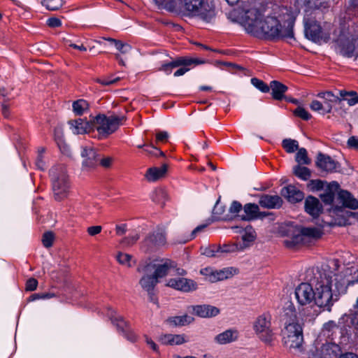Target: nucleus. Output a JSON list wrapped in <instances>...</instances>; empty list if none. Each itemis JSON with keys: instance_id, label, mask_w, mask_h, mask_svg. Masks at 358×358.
I'll list each match as a JSON object with an SVG mask.
<instances>
[{"instance_id": "nucleus-6", "label": "nucleus", "mask_w": 358, "mask_h": 358, "mask_svg": "<svg viewBox=\"0 0 358 358\" xmlns=\"http://www.w3.org/2000/svg\"><path fill=\"white\" fill-rule=\"evenodd\" d=\"M271 320L272 317L269 313H263L257 316L252 323V329L257 338L270 346L276 339Z\"/></svg>"}, {"instance_id": "nucleus-10", "label": "nucleus", "mask_w": 358, "mask_h": 358, "mask_svg": "<svg viewBox=\"0 0 358 358\" xmlns=\"http://www.w3.org/2000/svg\"><path fill=\"white\" fill-rule=\"evenodd\" d=\"M183 8L186 15L199 17L206 22L214 16L213 10L204 0H184Z\"/></svg>"}, {"instance_id": "nucleus-33", "label": "nucleus", "mask_w": 358, "mask_h": 358, "mask_svg": "<svg viewBox=\"0 0 358 358\" xmlns=\"http://www.w3.org/2000/svg\"><path fill=\"white\" fill-rule=\"evenodd\" d=\"M151 199L155 203L162 206L168 199V193L164 188L157 187L152 192Z\"/></svg>"}, {"instance_id": "nucleus-57", "label": "nucleus", "mask_w": 358, "mask_h": 358, "mask_svg": "<svg viewBox=\"0 0 358 358\" xmlns=\"http://www.w3.org/2000/svg\"><path fill=\"white\" fill-rule=\"evenodd\" d=\"M55 296L52 293H43V294H34L30 296V301H34L36 299H48Z\"/></svg>"}, {"instance_id": "nucleus-61", "label": "nucleus", "mask_w": 358, "mask_h": 358, "mask_svg": "<svg viewBox=\"0 0 358 358\" xmlns=\"http://www.w3.org/2000/svg\"><path fill=\"white\" fill-rule=\"evenodd\" d=\"M123 336L126 337L129 341H135L136 340V336L135 334L132 331V330L129 327L128 329H125L124 332H122Z\"/></svg>"}, {"instance_id": "nucleus-40", "label": "nucleus", "mask_w": 358, "mask_h": 358, "mask_svg": "<svg viewBox=\"0 0 358 358\" xmlns=\"http://www.w3.org/2000/svg\"><path fill=\"white\" fill-rule=\"evenodd\" d=\"M202 254L208 257H219L220 255V245H212L205 248Z\"/></svg>"}, {"instance_id": "nucleus-15", "label": "nucleus", "mask_w": 358, "mask_h": 358, "mask_svg": "<svg viewBox=\"0 0 358 358\" xmlns=\"http://www.w3.org/2000/svg\"><path fill=\"white\" fill-rule=\"evenodd\" d=\"M204 63L205 60L203 59L181 57L175 59L169 63L162 65V66L159 68V70L165 72L167 75H169L172 72L173 69L179 67L181 65L196 66L199 64H203Z\"/></svg>"}, {"instance_id": "nucleus-18", "label": "nucleus", "mask_w": 358, "mask_h": 358, "mask_svg": "<svg viewBox=\"0 0 358 358\" xmlns=\"http://www.w3.org/2000/svg\"><path fill=\"white\" fill-rule=\"evenodd\" d=\"M281 195L289 202L295 203L302 201L304 198L303 193L294 185L284 187L280 192Z\"/></svg>"}, {"instance_id": "nucleus-26", "label": "nucleus", "mask_w": 358, "mask_h": 358, "mask_svg": "<svg viewBox=\"0 0 358 358\" xmlns=\"http://www.w3.org/2000/svg\"><path fill=\"white\" fill-rule=\"evenodd\" d=\"M159 341L163 345H179L188 341L184 334H162L159 337Z\"/></svg>"}, {"instance_id": "nucleus-5", "label": "nucleus", "mask_w": 358, "mask_h": 358, "mask_svg": "<svg viewBox=\"0 0 358 358\" xmlns=\"http://www.w3.org/2000/svg\"><path fill=\"white\" fill-rule=\"evenodd\" d=\"M282 342L289 350L295 355L303 352V331L298 322H289L282 330Z\"/></svg>"}, {"instance_id": "nucleus-2", "label": "nucleus", "mask_w": 358, "mask_h": 358, "mask_svg": "<svg viewBox=\"0 0 358 358\" xmlns=\"http://www.w3.org/2000/svg\"><path fill=\"white\" fill-rule=\"evenodd\" d=\"M334 272L329 265L317 268L310 278V282H302L295 289L296 299L301 306L314 303L328 310L335 302L331 291Z\"/></svg>"}, {"instance_id": "nucleus-48", "label": "nucleus", "mask_w": 358, "mask_h": 358, "mask_svg": "<svg viewBox=\"0 0 358 358\" xmlns=\"http://www.w3.org/2000/svg\"><path fill=\"white\" fill-rule=\"evenodd\" d=\"M55 239V236L52 232L48 231L45 232L42 236V243L44 247L50 248Z\"/></svg>"}, {"instance_id": "nucleus-30", "label": "nucleus", "mask_w": 358, "mask_h": 358, "mask_svg": "<svg viewBox=\"0 0 358 358\" xmlns=\"http://www.w3.org/2000/svg\"><path fill=\"white\" fill-rule=\"evenodd\" d=\"M82 157L84 158L83 165L88 168L94 167L99 161L96 151L91 148H84Z\"/></svg>"}, {"instance_id": "nucleus-11", "label": "nucleus", "mask_w": 358, "mask_h": 358, "mask_svg": "<svg viewBox=\"0 0 358 358\" xmlns=\"http://www.w3.org/2000/svg\"><path fill=\"white\" fill-rule=\"evenodd\" d=\"M339 347L333 343L317 341L308 352L309 358H337Z\"/></svg>"}, {"instance_id": "nucleus-51", "label": "nucleus", "mask_w": 358, "mask_h": 358, "mask_svg": "<svg viewBox=\"0 0 358 358\" xmlns=\"http://www.w3.org/2000/svg\"><path fill=\"white\" fill-rule=\"evenodd\" d=\"M310 108L313 111L318 112L323 115L326 114L323 103L317 100H313L310 104Z\"/></svg>"}, {"instance_id": "nucleus-35", "label": "nucleus", "mask_w": 358, "mask_h": 358, "mask_svg": "<svg viewBox=\"0 0 358 358\" xmlns=\"http://www.w3.org/2000/svg\"><path fill=\"white\" fill-rule=\"evenodd\" d=\"M89 109L88 103L83 99H79L73 103V111L77 115H82Z\"/></svg>"}, {"instance_id": "nucleus-23", "label": "nucleus", "mask_w": 358, "mask_h": 358, "mask_svg": "<svg viewBox=\"0 0 358 358\" xmlns=\"http://www.w3.org/2000/svg\"><path fill=\"white\" fill-rule=\"evenodd\" d=\"M168 171V165L162 164L160 167L149 168L145 174V178L148 182H155L165 177Z\"/></svg>"}, {"instance_id": "nucleus-21", "label": "nucleus", "mask_w": 358, "mask_h": 358, "mask_svg": "<svg viewBox=\"0 0 358 358\" xmlns=\"http://www.w3.org/2000/svg\"><path fill=\"white\" fill-rule=\"evenodd\" d=\"M318 96L324 100L322 103L326 113H329L331 111L334 104H338L341 108L342 107V99L335 96L331 92L320 93Z\"/></svg>"}, {"instance_id": "nucleus-7", "label": "nucleus", "mask_w": 358, "mask_h": 358, "mask_svg": "<svg viewBox=\"0 0 358 358\" xmlns=\"http://www.w3.org/2000/svg\"><path fill=\"white\" fill-rule=\"evenodd\" d=\"M124 120L125 117L124 116L111 115L107 117L105 115L101 114L91 117L92 129L97 131L100 138H106L115 131Z\"/></svg>"}, {"instance_id": "nucleus-8", "label": "nucleus", "mask_w": 358, "mask_h": 358, "mask_svg": "<svg viewBox=\"0 0 358 358\" xmlns=\"http://www.w3.org/2000/svg\"><path fill=\"white\" fill-rule=\"evenodd\" d=\"M305 34L306 37L315 43H321L327 42L330 38V32L327 29L321 27L316 20V16L312 15L308 10L306 11L303 19Z\"/></svg>"}, {"instance_id": "nucleus-4", "label": "nucleus", "mask_w": 358, "mask_h": 358, "mask_svg": "<svg viewBox=\"0 0 358 358\" xmlns=\"http://www.w3.org/2000/svg\"><path fill=\"white\" fill-rule=\"evenodd\" d=\"M332 271L334 277L333 284L331 285V291L335 301H336L341 294L346 292L348 287L358 283V265L343 267L337 273Z\"/></svg>"}, {"instance_id": "nucleus-63", "label": "nucleus", "mask_w": 358, "mask_h": 358, "mask_svg": "<svg viewBox=\"0 0 358 358\" xmlns=\"http://www.w3.org/2000/svg\"><path fill=\"white\" fill-rule=\"evenodd\" d=\"M100 164L104 168H109L113 163V158L110 157H106L99 159Z\"/></svg>"}, {"instance_id": "nucleus-14", "label": "nucleus", "mask_w": 358, "mask_h": 358, "mask_svg": "<svg viewBox=\"0 0 358 358\" xmlns=\"http://www.w3.org/2000/svg\"><path fill=\"white\" fill-rule=\"evenodd\" d=\"M166 286L183 292H193L198 287L195 281L182 277L169 279L166 282Z\"/></svg>"}, {"instance_id": "nucleus-52", "label": "nucleus", "mask_w": 358, "mask_h": 358, "mask_svg": "<svg viewBox=\"0 0 358 358\" xmlns=\"http://www.w3.org/2000/svg\"><path fill=\"white\" fill-rule=\"evenodd\" d=\"M294 114L304 120H308L311 115L303 108L299 106L294 110Z\"/></svg>"}, {"instance_id": "nucleus-38", "label": "nucleus", "mask_w": 358, "mask_h": 358, "mask_svg": "<svg viewBox=\"0 0 358 358\" xmlns=\"http://www.w3.org/2000/svg\"><path fill=\"white\" fill-rule=\"evenodd\" d=\"M116 258L120 264L127 267L133 266L136 262L133 257L127 253L119 252Z\"/></svg>"}, {"instance_id": "nucleus-44", "label": "nucleus", "mask_w": 358, "mask_h": 358, "mask_svg": "<svg viewBox=\"0 0 358 358\" xmlns=\"http://www.w3.org/2000/svg\"><path fill=\"white\" fill-rule=\"evenodd\" d=\"M294 174L302 180H306L310 176L309 169L305 166H297L294 169Z\"/></svg>"}, {"instance_id": "nucleus-22", "label": "nucleus", "mask_w": 358, "mask_h": 358, "mask_svg": "<svg viewBox=\"0 0 358 358\" xmlns=\"http://www.w3.org/2000/svg\"><path fill=\"white\" fill-rule=\"evenodd\" d=\"M305 210L312 217H317L322 210V206L317 198L309 196L305 200Z\"/></svg>"}, {"instance_id": "nucleus-25", "label": "nucleus", "mask_w": 358, "mask_h": 358, "mask_svg": "<svg viewBox=\"0 0 358 358\" xmlns=\"http://www.w3.org/2000/svg\"><path fill=\"white\" fill-rule=\"evenodd\" d=\"M316 164L318 168L327 172H331L337 168V163L329 156L322 153L317 155Z\"/></svg>"}, {"instance_id": "nucleus-46", "label": "nucleus", "mask_w": 358, "mask_h": 358, "mask_svg": "<svg viewBox=\"0 0 358 358\" xmlns=\"http://www.w3.org/2000/svg\"><path fill=\"white\" fill-rule=\"evenodd\" d=\"M42 3L48 10H56L62 7L63 2L62 0H43Z\"/></svg>"}, {"instance_id": "nucleus-16", "label": "nucleus", "mask_w": 358, "mask_h": 358, "mask_svg": "<svg viewBox=\"0 0 358 358\" xmlns=\"http://www.w3.org/2000/svg\"><path fill=\"white\" fill-rule=\"evenodd\" d=\"M68 124L74 134H85L93 130L91 118L89 120L83 118L71 120L69 121Z\"/></svg>"}, {"instance_id": "nucleus-29", "label": "nucleus", "mask_w": 358, "mask_h": 358, "mask_svg": "<svg viewBox=\"0 0 358 358\" xmlns=\"http://www.w3.org/2000/svg\"><path fill=\"white\" fill-rule=\"evenodd\" d=\"M238 338V333L236 330L228 329L217 335L214 340L220 345H225L236 341Z\"/></svg>"}, {"instance_id": "nucleus-17", "label": "nucleus", "mask_w": 358, "mask_h": 358, "mask_svg": "<svg viewBox=\"0 0 358 358\" xmlns=\"http://www.w3.org/2000/svg\"><path fill=\"white\" fill-rule=\"evenodd\" d=\"M266 215V213H261L258 205L255 203H246L243 206V213L238 215L242 220L250 221Z\"/></svg>"}, {"instance_id": "nucleus-62", "label": "nucleus", "mask_w": 358, "mask_h": 358, "mask_svg": "<svg viewBox=\"0 0 358 358\" xmlns=\"http://www.w3.org/2000/svg\"><path fill=\"white\" fill-rule=\"evenodd\" d=\"M353 96H347L344 101H346L350 106H354L358 103V95L352 91Z\"/></svg>"}, {"instance_id": "nucleus-1", "label": "nucleus", "mask_w": 358, "mask_h": 358, "mask_svg": "<svg viewBox=\"0 0 358 358\" xmlns=\"http://www.w3.org/2000/svg\"><path fill=\"white\" fill-rule=\"evenodd\" d=\"M257 5L254 0L244 1L241 7L228 13V18L238 22L247 33L258 38H293V25L299 13L296 7H278L273 16L262 19Z\"/></svg>"}, {"instance_id": "nucleus-60", "label": "nucleus", "mask_w": 358, "mask_h": 358, "mask_svg": "<svg viewBox=\"0 0 358 358\" xmlns=\"http://www.w3.org/2000/svg\"><path fill=\"white\" fill-rule=\"evenodd\" d=\"M192 65H181L180 66L179 69L175 71L174 73V76L175 77H179V76H183L186 72H187L188 71L190 70V68L189 66H191Z\"/></svg>"}, {"instance_id": "nucleus-27", "label": "nucleus", "mask_w": 358, "mask_h": 358, "mask_svg": "<svg viewBox=\"0 0 358 358\" xmlns=\"http://www.w3.org/2000/svg\"><path fill=\"white\" fill-rule=\"evenodd\" d=\"M333 213H336V214L341 216V217L336 219L332 224L345 226L349 223V220L350 218H353L358 221V212L344 210L342 208H339L334 210Z\"/></svg>"}, {"instance_id": "nucleus-31", "label": "nucleus", "mask_w": 358, "mask_h": 358, "mask_svg": "<svg viewBox=\"0 0 358 358\" xmlns=\"http://www.w3.org/2000/svg\"><path fill=\"white\" fill-rule=\"evenodd\" d=\"M269 87L272 91L273 98L276 100H281L287 90L286 85L276 80L271 81Z\"/></svg>"}, {"instance_id": "nucleus-42", "label": "nucleus", "mask_w": 358, "mask_h": 358, "mask_svg": "<svg viewBox=\"0 0 358 358\" xmlns=\"http://www.w3.org/2000/svg\"><path fill=\"white\" fill-rule=\"evenodd\" d=\"M106 40L108 41L112 44H113L116 49L118 50L122 54H126L129 52L131 49V46L129 44L123 43L120 41H116L111 38H106Z\"/></svg>"}, {"instance_id": "nucleus-36", "label": "nucleus", "mask_w": 358, "mask_h": 358, "mask_svg": "<svg viewBox=\"0 0 358 358\" xmlns=\"http://www.w3.org/2000/svg\"><path fill=\"white\" fill-rule=\"evenodd\" d=\"M245 248H247L246 245L242 246L238 243L223 244L222 245H220V255L222 256V254L231 253L239 250H243Z\"/></svg>"}, {"instance_id": "nucleus-39", "label": "nucleus", "mask_w": 358, "mask_h": 358, "mask_svg": "<svg viewBox=\"0 0 358 358\" xmlns=\"http://www.w3.org/2000/svg\"><path fill=\"white\" fill-rule=\"evenodd\" d=\"M154 3L159 8H164L170 11L176 10V3L175 0H152Z\"/></svg>"}, {"instance_id": "nucleus-28", "label": "nucleus", "mask_w": 358, "mask_h": 358, "mask_svg": "<svg viewBox=\"0 0 358 358\" xmlns=\"http://www.w3.org/2000/svg\"><path fill=\"white\" fill-rule=\"evenodd\" d=\"M144 243L150 248L160 247L166 243V236L162 231H157L145 240Z\"/></svg>"}, {"instance_id": "nucleus-19", "label": "nucleus", "mask_w": 358, "mask_h": 358, "mask_svg": "<svg viewBox=\"0 0 358 358\" xmlns=\"http://www.w3.org/2000/svg\"><path fill=\"white\" fill-rule=\"evenodd\" d=\"M192 313L200 317H212L220 313V309L215 306L203 304L192 307Z\"/></svg>"}, {"instance_id": "nucleus-53", "label": "nucleus", "mask_w": 358, "mask_h": 358, "mask_svg": "<svg viewBox=\"0 0 358 358\" xmlns=\"http://www.w3.org/2000/svg\"><path fill=\"white\" fill-rule=\"evenodd\" d=\"M139 239V236L137 234L131 235L128 237L124 238L122 241V243L126 246L133 245Z\"/></svg>"}, {"instance_id": "nucleus-13", "label": "nucleus", "mask_w": 358, "mask_h": 358, "mask_svg": "<svg viewBox=\"0 0 358 358\" xmlns=\"http://www.w3.org/2000/svg\"><path fill=\"white\" fill-rule=\"evenodd\" d=\"M356 38L351 34H342L336 42V50L341 55L347 57L355 56Z\"/></svg>"}, {"instance_id": "nucleus-41", "label": "nucleus", "mask_w": 358, "mask_h": 358, "mask_svg": "<svg viewBox=\"0 0 358 358\" xmlns=\"http://www.w3.org/2000/svg\"><path fill=\"white\" fill-rule=\"evenodd\" d=\"M282 145L287 152L292 153L299 149V143L296 140L285 138L282 142Z\"/></svg>"}, {"instance_id": "nucleus-56", "label": "nucleus", "mask_w": 358, "mask_h": 358, "mask_svg": "<svg viewBox=\"0 0 358 358\" xmlns=\"http://www.w3.org/2000/svg\"><path fill=\"white\" fill-rule=\"evenodd\" d=\"M308 187L311 190H320L322 189L324 187V182L320 180H310L308 185Z\"/></svg>"}, {"instance_id": "nucleus-49", "label": "nucleus", "mask_w": 358, "mask_h": 358, "mask_svg": "<svg viewBox=\"0 0 358 358\" xmlns=\"http://www.w3.org/2000/svg\"><path fill=\"white\" fill-rule=\"evenodd\" d=\"M243 207L238 201H234L229 207V213L234 216L238 217V214L243 213Z\"/></svg>"}, {"instance_id": "nucleus-12", "label": "nucleus", "mask_w": 358, "mask_h": 358, "mask_svg": "<svg viewBox=\"0 0 358 358\" xmlns=\"http://www.w3.org/2000/svg\"><path fill=\"white\" fill-rule=\"evenodd\" d=\"M322 236L320 229L315 227H306L301 229L292 238L285 240V244L288 248H292L299 243H303L307 238H319Z\"/></svg>"}, {"instance_id": "nucleus-47", "label": "nucleus", "mask_w": 358, "mask_h": 358, "mask_svg": "<svg viewBox=\"0 0 358 358\" xmlns=\"http://www.w3.org/2000/svg\"><path fill=\"white\" fill-rule=\"evenodd\" d=\"M251 83L262 92L266 93V92H269V90H270L269 86L267 85L264 81H262L258 78H252Z\"/></svg>"}, {"instance_id": "nucleus-43", "label": "nucleus", "mask_w": 358, "mask_h": 358, "mask_svg": "<svg viewBox=\"0 0 358 358\" xmlns=\"http://www.w3.org/2000/svg\"><path fill=\"white\" fill-rule=\"evenodd\" d=\"M256 234L255 231L253 230L252 227L247 228L243 234L242 235V240L243 241V244H241L242 246L245 245L248 247V243L254 241L255 239Z\"/></svg>"}, {"instance_id": "nucleus-24", "label": "nucleus", "mask_w": 358, "mask_h": 358, "mask_svg": "<svg viewBox=\"0 0 358 358\" xmlns=\"http://www.w3.org/2000/svg\"><path fill=\"white\" fill-rule=\"evenodd\" d=\"M259 205L266 208H278L282 204V200L278 195H262L259 200Z\"/></svg>"}, {"instance_id": "nucleus-54", "label": "nucleus", "mask_w": 358, "mask_h": 358, "mask_svg": "<svg viewBox=\"0 0 358 358\" xmlns=\"http://www.w3.org/2000/svg\"><path fill=\"white\" fill-rule=\"evenodd\" d=\"M306 6L309 9L319 8L324 2V0H304Z\"/></svg>"}, {"instance_id": "nucleus-9", "label": "nucleus", "mask_w": 358, "mask_h": 358, "mask_svg": "<svg viewBox=\"0 0 358 358\" xmlns=\"http://www.w3.org/2000/svg\"><path fill=\"white\" fill-rule=\"evenodd\" d=\"M50 174L52 180V189L55 199H64L67 196L69 188L65 169L62 166L53 167Z\"/></svg>"}, {"instance_id": "nucleus-20", "label": "nucleus", "mask_w": 358, "mask_h": 358, "mask_svg": "<svg viewBox=\"0 0 358 358\" xmlns=\"http://www.w3.org/2000/svg\"><path fill=\"white\" fill-rule=\"evenodd\" d=\"M280 319L284 322L285 325L289 322H296V311L294 303L289 300H287L282 308L280 313Z\"/></svg>"}, {"instance_id": "nucleus-45", "label": "nucleus", "mask_w": 358, "mask_h": 358, "mask_svg": "<svg viewBox=\"0 0 358 358\" xmlns=\"http://www.w3.org/2000/svg\"><path fill=\"white\" fill-rule=\"evenodd\" d=\"M296 161L301 164H309L310 163V160L308 157L307 151L305 148L298 149V152L296 155Z\"/></svg>"}, {"instance_id": "nucleus-34", "label": "nucleus", "mask_w": 358, "mask_h": 358, "mask_svg": "<svg viewBox=\"0 0 358 358\" xmlns=\"http://www.w3.org/2000/svg\"><path fill=\"white\" fill-rule=\"evenodd\" d=\"M194 321V318L188 315H184L181 316H175L169 317L167 320V322L171 326H185L192 323Z\"/></svg>"}, {"instance_id": "nucleus-37", "label": "nucleus", "mask_w": 358, "mask_h": 358, "mask_svg": "<svg viewBox=\"0 0 358 358\" xmlns=\"http://www.w3.org/2000/svg\"><path fill=\"white\" fill-rule=\"evenodd\" d=\"M112 322L117 327V328L121 331L124 332L125 329L129 328L127 322L123 318L117 314L116 312L113 311L110 315Z\"/></svg>"}, {"instance_id": "nucleus-64", "label": "nucleus", "mask_w": 358, "mask_h": 358, "mask_svg": "<svg viewBox=\"0 0 358 358\" xmlns=\"http://www.w3.org/2000/svg\"><path fill=\"white\" fill-rule=\"evenodd\" d=\"M47 24L50 27H58L61 26V20L57 17H50L47 20Z\"/></svg>"}, {"instance_id": "nucleus-32", "label": "nucleus", "mask_w": 358, "mask_h": 358, "mask_svg": "<svg viewBox=\"0 0 358 358\" xmlns=\"http://www.w3.org/2000/svg\"><path fill=\"white\" fill-rule=\"evenodd\" d=\"M339 198L345 207L352 210L358 208V201L350 192L341 191L339 193Z\"/></svg>"}, {"instance_id": "nucleus-59", "label": "nucleus", "mask_w": 358, "mask_h": 358, "mask_svg": "<svg viewBox=\"0 0 358 358\" xmlns=\"http://www.w3.org/2000/svg\"><path fill=\"white\" fill-rule=\"evenodd\" d=\"M169 137L168 132L159 131L156 135V143H166Z\"/></svg>"}, {"instance_id": "nucleus-55", "label": "nucleus", "mask_w": 358, "mask_h": 358, "mask_svg": "<svg viewBox=\"0 0 358 358\" xmlns=\"http://www.w3.org/2000/svg\"><path fill=\"white\" fill-rule=\"evenodd\" d=\"M206 227V224H201V225L198 226L197 227H196L192 231V234L189 235L188 238H186V239L178 241V243H187L188 241L194 238L195 235H196V234L203 231Z\"/></svg>"}, {"instance_id": "nucleus-3", "label": "nucleus", "mask_w": 358, "mask_h": 358, "mask_svg": "<svg viewBox=\"0 0 358 358\" xmlns=\"http://www.w3.org/2000/svg\"><path fill=\"white\" fill-rule=\"evenodd\" d=\"M171 267L172 264L169 260L162 263L150 262L139 266L138 271L143 274L139 281L141 287L148 292L152 291L159 279L168 274Z\"/></svg>"}, {"instance_id": "nucleus-50", "label": "nucleus", "mask_w": 358, "mask_h": 358, "mask_svg": "<svg viewBox=\"0 0 358 358\" xmlns=\"http://www.w3.org/2000/svg\"><path fill=\"white\" fill-rule=\"evenodd\" d=\"M215 270L208 267L201 269L200 273L205 276L206 280L210 282H214L212 280L215 278Z\"/></svg>"}, {"instance_id": "nucleus-58", "label": "nucleus", "mask_w": 358, "mask_h": 358, "mask_svg": "<svg viewBox=\"0 0 358 358\" xmlns=\"http://www.w3.org/2000/svg\"><path fill=\"white\" fill-rule=\"evenodd\" d=\"M38 285V281L36 279L34 278H31L27 280L26 282V290L27 291H34L36 289Z\"/></svg>"}]
</instances>
